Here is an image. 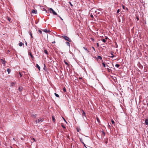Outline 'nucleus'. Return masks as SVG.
<instances>
[{
  "label": "nucleus",
  "instance_id": "1",
  "mask_svg": "<svg viewBox=\"0 0 148 148\" xmlns=\"http://www.w3.org/2000/svg\"><path fill=\"white\" fill-rule=\"evenodd\" d=\"M61 37L63 38L65 40L68 41L69 42H72V40L66 36H61Z\"/></svg>",
  "mask_w": 148,
  "mask_h": 148
},
{
  "label": "nucleus",
  "instance_id": "2",
  "mask_svg": "<svg viewBox=\"0 0 148 148\" xmlns=\"http://www.w3.org/2000/svg\"><path fill=\"white\" fill-rule=\"evenodd\" d=\"M49 11L51 13H52L53 15L57 16L58 15L57 13L52 8H50L49 9Z\"/></svg>",
  "mask_w": 148,
  "mask_h": 148
},
{
  "label": "nucleus",
  "instance_id": "3",
  "mask_svg": "<svg viewBox=\"0 0 148 148\" xmlns=\"http://www.w3.org/2000/svg\"><path fill=\"white\" fill-rule=\"evenodd\" d=\"M1 61V62L3 64H4V66L5 65V64L6 63V62L3 59L1 58L0 59Z\"/></svg>",
  "mask_w": 148,
  "mask_h": 148
},
{
  "label": "nucleus",
  "instance_id": "4",
  "mask_svg": "<svg viewBox=\"0 0 148 148\" xmlns=\"http://www.w3.org/2000/svg\"><path fill=\"white\" fill-rule=\"evenodd\" d=\"M43 121V119L40 118L37 120H36V123H39L40 122H42Z\"/></svg>",
  "mask_w": 148,
  "mask_h": 148
},
{
  "label": "nucleus",
  "instance_id": "5",
  "mask_svg": "<svg viewBox=\"0 0 148 148\" xmlns=\"http://www.w3.org/2000/svg\"><path fill=\"white\" fill-rule=\"evenodd\" d=\"M110 63H108L106 65V67L108 68H112V67L111 66V65H109Z\"/></svg>",
  "mask_w": 148,
  "mask_h": 148
},
{
  "label": "nucleus",
  "instance_id": "6",
  "mask_svg": "<svg viewBox=\"0 0 148 148\" xmlns=\"http://www.w3.org/2000/svg\"><path fill=\"white\" fill-rule=\"evenodd\" d=\"M82 116L83 117H84V116H86V113H85V112H84V110H82Z\"/></svg>",
  "mask_w": 148,
  "mask_h": 148
},
{
  "label": "nucleus",
  "instance_id": "7",
  "mask_svg": "<svg viewBox=\"0 0 148 148\" xmlns=\"http://www.w3.org/2000/svg\"><path fill=\"white\" fill-rule=\"evenodd\" d=\"M32 13L36 14L37 13V11L34 10H32Z\"/></svg>",
  "mask_w": 148,
  "mask_h": 148
},
{
  "label": "nucleus",
  "instance_id": "8",
  "mask_svg": "<svg viewBox=\"0 0 148 148\" xmlns=\"http://www.w3.org/2000/svg\"><path fill=\"white\" fill-rule=\"evenodd\" d=\"M29 35H30L31 38L32 39L33 38V37L32 36V31L31 30L29 31Z\"/></svg>",
  "mask_w": 148,
  "mask_h": 148
},
{
  "label": "nucleus",
  "instance_id": "9",
  "mask_svg": "<svg viewBox=\"0 0 148 148\" xmlns=\"http://www.w3.org/2000/svg\"><path fill=\"white\" fill-rule=\"evenodd\" d=\"M145 122L146 125H148V118L145 120Z\"/></svg>",
  "mask_w": 148,
  "mask_h": 148
},
{
  "label": "nucleus",
  "instance_id": "10",
  "mask_svg": "<svg viewBox=\"0 0 148 148\" xmlns=\"http://www.w3.org/2000/svg\"><path fill=\"white\" fill-rule=\"evenodd\" d=\"M43 31L46 33H48L50 31L49 30H48L46 29H44L43 30Z\"/></svg>",
  "mask_w": 148,
  "mask_h": 148
},
{
  "label": "nucleus",
  "instance_id": "11",
  "mask_svg": "<svg viewBox=\"0 0 148 148\" xmlns=\"http://www.w3.org/2000/svg\"><path fill=\"white\" fill-rule=\"evenodd\" d=\"M29 55H30V56H31V57L32 58H34V57L33 56L32 54V53L31 52H29Z\"/></svg>",
  "mask_w": 148,
  "mask_h": 148
},
{
  "label": "nucleus",
  "instance_id": "12",
  "mask_svg": "<svg viewBox=\"0 0 148 148\" xmlns=\"http://www.w3.org/2000/svg\"><path fill=\"white\" fill-rule=\"evenodd\" d=\"M36 67L38 68L39 71L40 70V68L38 64H36Z\"/></svg>",
  "mask_w": 148,
  "mask_h": 148
},
{
  "label": "nucleus",
  "instance_id": "13",
  "mask_svg": "<svg viewBox=\"0 0 148 148\" xmlns=\"http://www.w3.org/2000/svg\"><path fill=\"white\" fill-rule=\"evenodd\" d=\"M18 45L20 47H21L23 45H24V44L22 42H20L19 43Z\"/></svg>",
  "mask_w": 148,
  "mask_h": 148
},
{
  "label": "nucleus",
  "instance_id": "14",
  "mask_svg": "<svg viewBox=\"0 0 148 148\" xmlns=\"http://www.w3.org/2000/svg\"><path fill=\"white\" fill-rule=\"evenodd\" d=\"M16 83L15 82H11V85L12 86H14L15 84Z\"/></svg>",
  "mask_w": 148,
  "mask_h": 148
},
{
  "label": "nucleus",
  "instance_id": "15",
  "mask_svg": "<svg viewBox=\"0 0 148 148\" xmlns=\"http://www.w3.org/2000/svg\"><path fill=\"white\" fill-rule=\"evenodd\" d=\"M66 44L67 45V46H69V47L70 46V44L69 43V42H66Z\"/></svg>",
  "mask_w": 148,
  "mask_h": 148
},
{
  "label": "nucleus",
  "instance_id": "16",
  "mask_svg": "<svg viewBox=\"0 0 148 148\" xmlns=\"http://www.w3.org/2000/svg\"><path fill=\"white\" fill-rule=\"evenodd\" d=\"M97 59H100V60H101L102 59V57L100 56H97Z\"/></svg>",
  "mask_w": 148,
  "mask_h": 148
},
{
  "label": "nucleus",
  "instance_id": "17",
  "mask_svg": "<svg viewBox=\"0 0 148 148\" xmlns=\"http://www.w3.org/2000/svg\"><path fill=\"white\" fill-rule=\"evenodd\" d=\"M23 89V87H19L18 88V90L20 91H21Z\"/></svg>",
  "mask_w": 148,
  "mask_h": 148
},
{
  "label": "nucleus",
  "instance_id": "18",
  "mask_svg": "<svg viewBox=\"0 0 148 148\" xmlns=\"http://www.w3.org/2000/svg\"><path fill=\"white\" fill-rule=\"evenodd\" d=\"M7 71L8 72V74H9L11 72V70L10 69L8 68L7 69Z\"/></svg>",
  "mask_w": 148,
  "mask_h": 148
},
{
  "label": "nucleus",
  "instance_id": "19",
  "mask_svg": "<svg viewBox=\"0 0 148 148\" xmlns=\"http://www.w3.org/2000/svg\"><path fill=\"white\" fill-rule=\"evenodd\" d=\"M52 119L53 121V122H55V117L53 116H52Z\"/></svg>",
  "mask_w": 148,
  "mask_h": 148
},
{
  "label": "nucleus",
  "instance_id": "20",
  "mask_svg": "<svg viewBox=\"0 0 148 148\" xmlns=\"http://www.w3.org/2000/svg\"><path fill=\"white\" fill-rule=\"evenodd\" d=\"M7 19L10 22H11V18L10 17H8Z\"/></svg>",
  "mask_w": 148,
  "mask_h": 148
},
{
  "label": "nucleus",
  "instance_id": "21",
  "mask_svg": "<svg viewBox=\"0 0 148 148\" xmlns=\"http://www.w3.org/2000/svg\"><path fill=\"white\" fill-rule=\"evenodd\" d=\"M44 52L46 54L48 55V52L47 51V50H44Z\"/></svg>",
  "mask_w": 148,
  "mask_h": 148
},
{
  "label": "nucleus",
  "instance_id": "22",
  "mask_svg": "<svg viewBox=\"0 0 148 148\" xmlns=\"http://www.w3.org/2000/svg\"><path fill=\"white\" fill-rule=\"evenodd\" d=\"M80 141L81 142V143H82L85 146V144H84V142H83V140H82V139L80 138Z\"/></svg>",
  "mask_w": 148,
  "mask_h": 148
},
{
  "label": "nucleus",
  "instance_id": "23",
  "mask_svg": "<svg viewBox=\"0 0 148 148\" xmlns=\"http://www.w3.org/2000/svg\"><path fill=\"white\" fill-rule=\"evenodd\" d=\"M83 48L86 51L88 52H89V51L85 47H83Z\"/></svg>",
  "mask_w": 148,
  "mask_h": 148
},
{
  "label": "nucleus",
  "instance_id": "24",
  "mask_svg": "<svg viewBox=\"0 0 148 148\" xmlns=\"http://www.w3.org/2000/svg\"><path fill=\"white\" fill-rule=\"evenodd\" d=\"M64 62L66 65L68 66H69V64L66 61L64 60Z\"/></svg>",
  "mask_w": 148,
  "mask_h": 148
},
{
  "label": "nucleus",
  "instance_id": "25",
  "mask_svg": "<svg viewBox=\"0 0 148 148\" xmlns=\"http://www.w3.org/2000/svg\"><path fill=\"white\" fill-rule=\"evenodd\" d=\"M54 94H55V96H56V97H59V95L58 94H57V93H55Z\"/></svg>",
  "mask_w": 148,
  "mask_h": 148
},
{
  "label": "nucleus",
  "instance_id": "26",
  "mask_svg": "<svg viewBox=\"0 0 148 148\" xmlns=\"http://www.w3.org/2000/svg\"><path fill=\"white\" fill-rule=\"evenodd\" d=\"M61 126H62V127L64 129H65L66 128L65 126L64 125L63 123H61Z\"/></svg>",
  "mask_w": 148,
  "mask_h": 148
},
{
  "label": "nucleus",
  "instance_id": "27",
  "mask_svg": "<svg viewBox=\"0 0 148 148\" xmlns=\"http://www.w3.org/2000/svg\"><path fill=\"white\" fill-rule=\"evenodd\" d=\"M102 64L104 67H106V64H105V62H103L102 63Z\"/></svg>",
  "mask_w": 148,
  "mask_h": 148
},
{
  "label": "nucleus",
  "instance_id": "28",
  "mask_svg": "<svg viewBox=\"0 0 148 148\" xmlns=\"http://www.w3.org/2000/svg\"><path fill=\"white\" fill-rule=\"evenodd\" d=\"M96 119H97V121L99 123H100V121L99 119V118L98 117H97Z\"/></svg>",
  "mask_w": 148,
  "mask_h": 148
},
{
  "label": "nucleus",
  "instance_id": "29",
  "mask_svg": "<svg viewBox=\"0 0 148 148\" xmlns=\"http://www.w3.org/2000/svg\"><path fill=\"white\" fill-rule=\"evenodd\" d=\"M105 135V133L103 131L102 132V136H104Z\"/></svg>",
  "mask_w": 148,
  "mask_h": 148
},
{
  "label": "nucleus",
  "instance_id": "30",
  "mask_svg": "<svg viewBox=\"0 0 148 148\" xmlns=\"http://www.w3.org/2000/svg\"><path fill=\"white\" fill-rule=\"evenodd\" d=\"M115 66L116 67L118 68L120 66V65L118 64H115Z\"/></svg>",
  "mask_w": 148,
  "mask_h": 148
},
{
  "label": "nucleus",
  "instance_id": "31",
  "mask_svg": "<svg viewBox=\"0 0 148 148\" xmlns=\"http://www.w3.org/2000/svg\"><path fill=\"white\" fill-rule=\"evenodd\" d=\"M107 71H108L109 72H110L111 71V70L109 68H107Z\"/></svg>",
  "mask_w": 148,
  "mask_h": 148
},
{
  "label": "nucleus",
  "instance_id": "32",
  "mask_svg": "<svg viewBox=\"0 0 148 148\" xmlns=\"http://www.w3.org/2000/svg\"><path fill=\"white\" fill-rule=\"evenodd\" d=\"M32 116H33V117H34L35 118H36V114H34L32 115Z\"/></svg>",
  "mask_w": 148,
  "mask_h": 148
},
{
  "label": "nucleus",
  "instance_id": "33",
  "mask_svg": "<svg viewBox=\"0 0 148 148\" xmlns=\"http://www.w3.org/2000/svg\"><path fill=\"white\" fill-rule=\"evenodd\" d=\"M111 55H112V56L111 57L112 58H113V57H114V56L113 55V53H111Z\"/></svg>",
  "mask_w": 148,
  "mask_h": 148
},
{
  "label": "nucleus",
  "instance_id": "34",
  "mask_svg": "<svg viewBox=\"0 0 148 148\" xmlns=\"http://www.w3.org/2000/svg\"><path fill=\"white\" fill-rule=\"evenodd\" d=\"M111 122H112V123L113 124H114L115 123L114 121V120L113 119H111Z\"/></svg>",
  "mask_w": 148,
  "mask_h": 148
},
{
  "label": "nucleus",
  "instance_id": "35",
  "mask_svg": "<svg viewBox=\"0 0 148 148\" xmlns=\"http://www.w3.org/2000/svg\"><path fill=\"white\" fill-rule=\"evenodd\" d=\"M77 132H79L81 130V129L79 128H77Z\"/></svg>",
  "mask_w": 148,
  "mask_h": 148
},
{
  "label": "nucleus",
  "instance_id": "36",
  "mask_svg": "<svg viewBox=\"0 0 148 148\" xmlns=\"http://www.w3.org/2000/svg\"><path fill=\"white\" fill-rule=\"evenodd\" d=\"M102 41L103 42H106V40H105V39H102Z\"/></svg>",
  "mask_w": 148,
  "mask_h": 148
},
{
  "label": "nucleus",
  "instance_id": "37",
  "mask_svg": "<svg viewBox=\"0 0 148 148\" xmlns=\"http://www.w3.org/2000/svg\"><path fill=\"white\" fill-rule=\"evenodd\" d=\"M38 32L41 34H42V31L40 30H38Z\"/></svg>",
  "mask_w": 148,
  "mask_h": 148
},
{
  "label": "nucleus",
  "instance_id": "38",
  "mask_svg": "<svg viewBox=\"0 0 148 148\" xmlns=\"http://www.w3.org/2000/svg\"><path fill=\"white\" fill-rule=\"evenodd\" d=\"M120 11V10L119 9L117 10V13H118Z\"/></svg>",
  "mask_w": 148,
  "mask_h": 148
},
{
  "label": "nucleus",
  "instance_id": "39",
  "mask_svg": "<svg viewBox=\"0 0 148 148\" xmlns=\"http://www.w3.org/2000/svg\"><path fill=\"white\" fill-rule=\"evenodd\" d=\"M63 90L64 91V92H66V88H65L64 87V88L63 89Z\"/></svg>",
  "mask_w": 148,
  "mask_h": 148
},
{
  "label": "nucleus",
  "instance_id": "40",
  "mask_svg": "<svg viewBox=\"0 0 148 148\" xmlns=\"http://www.w3.org/2000/svg\"><path fill=\"white\" fill-rule=\"evenodd\" d=\"M57 16H58V17H59L60 18V19L62 20H63V19L60 16H59V15H57Z\"/></svg>",
  "mask_w": 148,
  "mask_h": 148
},
{
  "label": "nucleus",
  "instance_id": "41",
  "mask_svg": "<svg viewBox=\"0 0 148 148\" xmlns=\"http://www.w3.org/2000/svg\"><path fill=\"white\" fill-rule=\"evenodd\" d=\"M122 7L123 8V9H125V6L124 5H122Z\"/></svg>",
  "mask_w": 148,
  "mask_h": 148
},
{
  "label": "nucleus",
  "instance_id": "42",
  "mask_svg": "<svg viewBox=\"0 0 148 148\" xmlns=\"http://www.w3.org/2000/svg\"><path fill=\"white\" fill-rule=\"evenodd\" d=\"M90 16L92 18H93V15H92V14H91Z\"/></svg>",
  "mask_w": 148,
  "mask_h": 148
},
{
  "label": "nucleus",
  "instance_id": "43",
  "mask_svg": "<svg viewBox=\"0 0 148 148\" xmlns=\"http://www.w3.org/2000/svg\"><path fill=\"white\" fill-rule=\"evenodd\" d=\"M97 47H99V44L98 43H97Z\"/></svg>",
  "mask_w": 148,
  "mask_h": 148
},
{
  "label": "nucleus",
  "instance_id": "44",
  "mask_svg": "<svg viewBox=\"0 0 148 148\" xmlns=\"http://www.w3.org/2000/svg\"><path fill=\"white\" fill-rule=\"evenodd\" d=\"M110 64L111 65H112V66H113V64H112L111 62H110Z\"/></svg>",
  "mask_w": 148,
  "mask_h": 148
},
{
  "label": "nucleus",
  "instance_id": "45",
  "mask_svg": "<svg viewBox=\"0 0 148 148\" xmlns=\"http://www.w3.org/2000/svg\"><path fill=\"white\" fill-rule=\"evenodd\" d=\"M32 139L34 140V142H36V141L35 139L34 138H33Z\"/></svg>",
  "mask_w": 148,
  "mask_h": 148
},
{
  "label": "nucleus",
  "instance_id": "46",
  "mask_svg": "<svg viewBox=\"0 0 148 148\" xmlns=\"http://www.w3.org/2000/svg\"><path fill=\"white\" fill-rule=\"evenodd\" d=\"M136 18L137 19V21L139 20V18L138 17H136Z\"/></svg>",
  "mask_w": 148,
  "mask_h": 148
},
{
  "label": "nucleus",
  "instance_id": "47",
  "mask_svg": "<svg viewBox=\"0 0 148 148\" xmlns=\"http://www.w3.org/2000/svg\"><path fill=\"white\" fill-rule=\"evenodd\" d=\"M55 43V41H53V42H52V43L53 44H54V43Z\"/></svg>",
  "mask_w": 148,
  "mask_h": 148
},
{
  "label": "nucleus",
  "instance_id": "48",
  "mask_svg": "<svg viewBox=\"0 0 148 148\" xmlns=\"http://www.w3.org/2000/svg\"><path fill=\"white\" fill-rule=\"evenodd\" d=\"M19 74H20V76L21 77L22 76V75H21V74L20 73H19Z\"/></svg>",
  "mask_w": 148,
  "mask_h": 148
},
{
  "label": "nucleus",
  "instance_id": "49",
  "mask_svg": "<svg viewBox=\"0 0 148 148\" xmlns=\"http://www.w3.org/2000/svg\"><path fill=\"white\" fill-rule=\"evenodd\" d=\"M92 48H93V50H94V51H95V49L94 48V47H92Z\"/></svg>",
  "mask_w": 148,
  "mask_h": 148
},
{
  "label": "nucleus",
  "instance_id": "50",
  "mask_svg": "<svg viewBox=\"0 0 148 148\" xmlns=\"http://www.w3.org/2000/svg\"><path fill=\"white\" fill-rule=\"evenodd\" d=\"M91 40H92V41H93L94 40V39L93 38H92L91 39Z\"/></svg>",
  "mask_w": 148,
  "mask_h": 148
},
{
  "label": "nucleus",
  "instance_id": "51",
  "mask_svg": "<svg viewBox=\"0 0 148 148\" xmlns=\"http://www.w3.org/2000/svg\"><path fill=\"white\" fill-rule=\"evenodd\" d=\"M70 4L71 6H73V5L71 4V3L70 2Z\"/></svg>",
  "mask_w": 148,
  "mask_h": 148
},
{
  "label": "nucleus",
  "instance_id": "52",
  "mask_svg": "<svg viewBox=\"0 0 148 148\" xmlns=\"http://www.w3.org/2000/svg\"><path fill=\"white\" fill-rule=\"evenodd\" d=\"M108 37H106L105 38V39H108Z\"/></svg>",
  "mask_w": 148,
  "mask_h": 148
},
{
  "label": "nucleus",
  "instance_id": "53",
  "mask_svg": "<svg viewBox=\"0 0 148 148\" xmlns=\"http://www.w3.org/2000/svg\"><path fill=\"white\" fill-rule=\"evenodd\" d=\"M44 69L45 68V64H44Z\"/></svg>",
  "mask_w": 148,
  "mask_h": 148
},
{
  "label": "nucleus",
  "instance_id": "54",
  "mask_svg": "<svg viewBox=\"0 0 148 148\" xmlns=\"http://www.w3.org/2000/svg\"><path fill=\"white\" fill-rule=\"evenodd\" d=\"M25 45H26V46L27 45V43L26 42L25 43Z\"/></svg>",
  "mask_w": 148,
  "mask_h": 148
},
{
  "label": "nucleus",
  "instance_id": "55",
  "mask_svg": "<svg viewBox=\"0 0 148 148\" xmlns=\"http://www.w3.org/2000/svg\"><path fill=\"white\" fill-rule=\"evenodd\" d=\"M10 52V51L9 50H8V53Z\"/></svg>",
  "mask_w": 148,
  "mask_h": 148
},
{
  "label": "nucleus",
  "instance_id": "56",
  "mask_svg": "<svg viewBox=\"0 0 148 148\" xmlns=\"http://www.w3.org/2000/svg\"><path fill=\"white\" fill-rule=\"evenodd\" d=\"M64 121L66 123V120L64 118Z\"/></svg>",
  "mask_w": 148,
  "mask_h": 148
},
{
  "label": "nucleus",
  "instance_id": "57",
  "mask_svg": "<svg viewBox=\"0 0 148 148\" xmlns=\"http://www.w3.org/2000/svg\"><path fill=\"white\" fill-rule=\"evenodd\" d=\"M108 127H110V125H108Z\"/></svg>",
  "mask_w": 148,
  "mask_h": 148
},
{
  "label": "nucleus",
  "instance_id": "58",
  "mask_svg": "<svg viewBox=\"0 0 148 148\" xmlns=\"http://www.w3.org/2000/svg\"><path fill=\"white\" fill-rule=\"evenodd\" d=\"M79 79H81V78H79Z\"/></svg>",
  "mask_w": 148,
  "mask_h": 148
}]
</instances>
